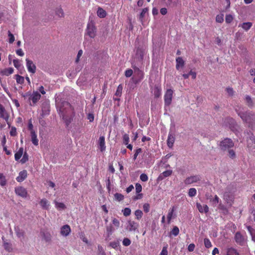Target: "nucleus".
Instances as JSON below:
<instances>
[{
    "instance_id": "obj_1",
    "label": "nucleus",
    "mask_w": 255,
    "mask_h": 255,
    "mask_svg": "<svg viewBox=\"0 0 255 255\" xmlns=\"http://www.w3.org/2000/svg\"><path fill=\"white\" fill-rule=\"evenodd\" d=\"M62 104L63 107H61L59 111L66 126L68 127L75 115L74 109L68 102H65Z\"/></svg>"
},
{
    "instance_id": "obj_2",
    "label": "nucleus",
    "mask_w": 255,
    "mask_h": 255,
    "mask_svg": "<svg viewBox=\"0 0 255 255\" xmlns=\"http://www.w3.org/2000/svg\"><path fill=\"white\" fill-rule=\"evenodd\" d=\"M238 115L243 121L249 124V127H252L255 122V114L253 112H239Z\"/></svg>"
},
{
    "instance_id": "obj_3",
    "label": "nucleus",
    "mask_w": 255,
    "mask_h": 255,
    "mask_svg": "<svg viewBox=\"0 0 255 255\" xmlns=\"http://www.w3.org/2000/svg\"><path fill=\"white\" fill-rule=\"evenodd\" d=\"M26 96H28V101L31 106H35L41 97V95L37 91H33L32 94L29 92L27 93L24 97H25Z\"/></svg>"
},
{
    "instance_id": "obj_4",
    "label": "nucleus",
    "mask_w": 255,
    "mask_h": 255,
    "mask_svg": "<svg viewBox=\"0 0 255 255\" xmlns=\"http://www.w3.org/2000/svg\"><path fill=\"white\" fill-rule=\"evenodd\" d=\"M10 114L5 109L3 105L0 103V118L4 120L7 125L10 126L11 123L9 120Z\"/></svg>"
},
{
    "instance_id": "obj_5",
    "label": "nucleus",
    "mask_w": 255,
    "mask_h": 255,
    "mask_svg": "<svg viewBox=\"0 0 255 255\" xmlns=\"http://www.w3.org/2000/svg\"><path fill=\"white\" fill-rule=\"evenodd\" d=\"M234 146L233 140L230 138H225L220 143V147L222 150L225 151L230 149Z\"/></svg>"
},
{
    "instance_id": "obj_6",
    "label": "nucleus",
    "mask_w": 255,
    "mask_h": 255,
    "mask_svg": "<svg viewBox=\"0 0 255 255\" xmlns=\"http://www.w3.org/2000/svg\"><path fill=\"white\" fill-rule=\"evenodd\" d=\"M86 33L90 38H94L96 35V28L93 22L87 24Z\"/></svg>"
},
{
    "instance_id": "obj_7",
    "label": "nucleus",
    "mask_w": 255,
    "mask_h": 255,
    "mask_svg": "<svg viewBox=\"0 0 255 255\" xmlns=\"http://www.w3.org/2000/svg\"><path fill=\"white\" fill-rule=\"evenodd\" d=\"M173 91L172 89H167L164 96L165 106H169L172 102Z\"/></svg>"
},
{
    "instance_id": "obj_8",
    "label": "nucleus",
    "mask_w": 255,
    "mask_h": 255,
    "mask_svg": "<svg viewBox=\"0 0 255 255\" xmlns=\"http://www.w3.org/2000/svg\"><path fill=\"white\" fill-rule=\"evenodd\" d=\"M234 239L236 243L240 246H244L246 243V237L240 232H237L235 234Z\"/></svg>"
},
{
    "instance_id": "obj_9",
    "label": "nucleus",
    "mask_w": 255,
    "mask_h": 255,
    "mask_svg": "<svg viewBox=\"0 0 255 255\" xmlns=\"http://www.w3.org/2000/svg\"><path fill=\"white\" fill-rule=\"evenodd\" d=\"M201 179V176L199 175H192L187 177L184 180V183L186 185H189L196 183L199 182Z\"/></svg>"
},
{
    "instance_id": "obj_10",
    "label": "nucleus",
    "mask_w": 255,
    "mask_h": 255,
    "mask_svg": "<svg viewBox=\"0 0 255 255\" xmlns=\"http://www.w3.org/2000/svg\"><path fill=\"white\" fill-rule=\"evenodd\" d=\"M50 107L49 103L47 102H43L41 106L42 113L41 116L43 118L46 116H48L50 114Z\"/></svg>"
},
{
    "instance_id": "obj_11",
    "label": "nucleus",
    "mask_w": 255,
    "mask_h": 255,
    "mask_svg": "<svg viewBox=\"0 0 255 255\" xmlns=\"http://www.w3.org/2000/svg\"><path fill=\"white\" fill-rule=\"evenodd\" d=\"M15 194L22 198H26L27 196V191L26 189L22 186H18L15 188Z\"/></svg>"
},
{
    "instance_id": "obj_12",
    "label": "nucleus",
    "mask_w": 255,
    "mask_h": 255,
    "mask_svg": "<svg viewBox=\"0 0 255 255\" xmlns=\"http://www.w3.org/2000/svg\"><path fill=\"white\" fill-rule=\"evenodd\" d=\"M26 65L28 71L32 74L36 72V67L33 61L29 59H26Z\"/></svg>"
},
{
    "instance_id": "obj_13",
    "label": "nucleus",
    "mask_w": 255,
    "mask_h": 255,
    "mask_svg": "<svg viewBox=\"0 0 255 255\" xmlns=\"http://www.w3.org/2000/svg\"><path fill=\"white\" fill-rule=\"evenodd\" d=\"M139 227V224L134 221L129 220L128 222L127 229L129 232H134Z\"/></svg>"
},
{
    "instance_id": "obj_14",
    "label": "nucleus",
    "mask_w": 255,
    "mask_h": 255,
    "mask_svg": "<svg viewBox=\"0 0 255 255\" xmlns=\"http://www.w3.org/2000/svg\"><path fill=\"white\" fill-rule=\"evenodd\" d=\"M177 207L175 206H172L168 211V213L167 216V223L169 224L171 222V220L172 218L175 216V214L174 215V212L176 210Z\"/></svg>"
},
{
    "instance_id": "obj_15",
    "label": "nucleus",
    "mask_w": 255,
    "mask_h": 255,
    "mask_svg": "<svg viewBox=\"0 0 255 255\" xmlns=\"http://www.w3.org/2000/svg\"><path fill=\"white\" fill-rule=\"evenodd\" d=\"M27 176V172L26 170L20 171L18 176L16 178V180L18 182H21L24 181Z\"/></svg>"
},
{
    "instance_id": "obj_16",
    "label": "nucleus",
    "mask_w": 255,
    "mask_h": 255,
    "mask_svg": "<svg viewBox=\"0 0 255 255\" xmlns=\"http://www.w3.org/2000/svg\"><path fill=\"white\" fill-rule=\"evenodd\" d=\"M70 232L71 228L68 225H64L61 228L60 233L63 236H68Z\"/></svg>"
},
{
    "instance_id": "obj_17",
    "label": "nucleus",
    "mask_w": 255,
    "mask_h": 255,
    "mask_svg": "<svg viewBox=\"0 0 255 255\" xmlns=\"http://www.w3.org/2000/svg\"><path fill=\"white\" fill-rule=\"evenodd\" d=\"M99 148L101 152H103L106 149L105 138L104 136H101L99 139L98 142Z\"/></svg>"
},
{
    "instance_id": "obj_18",
    "label": "nucleus",
    "mask_w": 255,
    "mask_h": 255,
    "mask_svg": "<svg viewBox=\"0 0 255 255\" xmlns=\"http://www.w3.org/2000/svg\"><path fill=\"white\" fill-rule=\"evenodd\" d=\"M196 207L201 213H207L209 212V207L207 205L202 206L200 203H197Z\"/></svg>"
},
{
    "instance_id": "obj_19",
    "label": "nucleus",
    "mask_w": 255,
    "mask_h": 255,
    "mask_svg": "<svg viewBox=\"0 0 255 255\" xmlns=\"http://www.w3.org/2000/svg\"><path fill=\"white\" fill-rule=\"evenodd\" d=\"M175 141L174 135L170 133H169L167 140V144L169 148L172 147Z\"/></svg>"
},
{
    "instance_id": "obj_20",
    "label": "nucleus",
    "mask_w": 255,
    "mask_h": 255,
    "mask_svg": "<svg viewBox=\"0 0 255 255\" xmlns=\"http://www.w3.org/2000/svg\"><path fill=\"white\" fill-rule=\"evenodd\" d=\"M135 55L139 61H142L144 55V50L141 48L138 47L136 49Z\"/></svg>"
},
{
    "instance_id": "obj_21",
    "label": "nucleus",
    "mask_w": 255,
    "mask_h": 255,
    "mask_svg": "<svg viewBox=\"0 0 255 255\" xmlns=\"http://www.w3.org/2000/svg\"><path fill=\"white\" fill-rule=\"evenodd\" d=\"M248 147L251 150L255 149V138L254 137H250L247 140Z\"/></svg>"
},
{
    "instance_id": "obj_22",
    "label": "nucleus",
    "mask_w": 255,
    "mask_h": 255,
    "mask_svg": "<svg viewBox=\"0 0 255 255\" xmlns=\"http://www.w3.org/2000/svg\"><path fill=\"white\" fill-rule=\"evenodd\" d=\"M39 204L43 209L47 210L49 209L50 204L47 199L45 198L42 199L40 200Z\"/></svg>"
},
{
    "instance_id": "obj_23",
    "label": "nucleus",
    "mask_w": 255,
    "mask_h": 255,
    "mask_svg": "<svg viewBox=\"0 0 255 255\" xmlns=\"http://www.w3.org/2000/svg\"><path fill=\"white\" fill-rule=\"evenodd\" d=\"M176 68L179 70L180 67H183L184 66L185 62L181 57H178L176 58Z\"/></svg>"
},
{
    "instance_id": "obj_24",
    "label": "nucleus",
    "mask_w": 255,
    "mask_h": 255,
    "mask_svg": "<svg viewBox=\"0 0 255 255\" xmlns=\"http://www.w3.org/2000/svg\"><path fill=\"white\" fill-rule=\"evenodd\" d=\"M153 94L155 98H158L161 96V88L160 86L155 85L153 89Z\"/></svg>"
},
{
    "instance_id": "obj_25",
    "label": "nucleus",
    "mask_w": 255,
    "mask_h": 255,
    "mask_svg": "<svg viewBox=\"0 0 255 255\" xmlns=\"http://www.w3.org/2000/svg\"><path fill=\"white\" fill-rule=\"evenodd\" d=\"M30 136L32 143L35 146L38 145V139L37 137L36 131H32L30 132Z\"/></svg>"
},
{
    "instance_id": "obj_26",
    "label": "nucleus",
    "mask_w": 255,
    "mask_h": 255,
    "mask_svg": "<svg viewBox=\"0 0 255 255\" xmlns=\"http://www.w3.org/2000/svg\"><path fill=\"white\" fill-rule=\"evenodd\" d=\"M172 173V170H167L164 172H163L162 173H161L159 176L158 177V180H162L164 178L168 177L171 175Z\"/></svg>"
},
{
    "instance_id": "obj_27",
    "label": "nucleus",
    "mask_w": 255,
    "mask_h": 255,
    "mask_svg": "<svg viewBox=\"0 0 255 255\" xmlns=\"http://www.w3.org/2000/svg\"><path fill=\"white\" fill-rule=\"evenodd\" d=\"M13 72V69L12 67L5 68L1 71L0 73L2 75L8 76Z\"/></svg>"
},
{
    "instance_id": "obj_28",
    "label": "nucleus",
    "mask_w": 255,
    "mask_h": 255,
    "mask_svg": "<svg viewBox=\"0 0 255 255\" xmlns=\"http://www.w3.org/2000/svg\"><path fill=\"white\" fill-rule=\"evenodd\" d=\"M132 68L134 70L135 73H137V75H138L139 77V81L141 80L143 78V72L141 70L139 69L138 67H136L135 66H132Z\"/></svg>"
},
{
    "instance_id": "obj_29",
    "label": "nucleus",
    "mask_w": 255,
    "mask_h": 255,
    "mask_svg": "<svg viewBox=\"0 0 255 255\" xmlns=\"http://www.w3.org/2000/svg\"><path fill=\"white\" fill-rule=\"evenodd\" d=\"M97 15L100 18H104L107 15L106 11L101 7H99L97 11Z\"/></svg>"
},
{
    "instance_id": "obj_30",
    "label": "nucleus",
    "mask_w": 255,
    "mask_h": 255,
    "mask_svg": "<svg viewBox=\"0 0 255 255\" xmlns=\"http://www.w3.org/2000/svg\"><path fill=\"white\" fill-rule=\"evenodd\" d=\"M14 230H15V234L18 238H22V239L24 238V232L23 230H20L19 229V228H18V227L15 228Z\"/></svg>"
},
{
    "instance_id": "obj_31",
    "label": "nucleus",
    "mask_w": 255,
    "mask_h": 255,
    "mask_svg": "<svg viewBox=\"0 0 255 255\" xmlns=\"http://www.w3.org/2000/svg\"><path fill=\"white\" fill-rule=\"evenodd\" d=\"M23 153V147H20L14 154V158L16 161H18L22 156Z\"/></svg>"
},
{
    "instance_id": "obj_32",
    "label": "nucleus",
    "mask_w": 255,
    "mask_h": 255,
    "mask_svg": "<svg viewBox=\"0 0 255 255\" xmlns=\"http://www.w3.org/2000/svg\"><path fill=\"white\" fill-rule=\"evenodd\" d=\"M245 100L246 104L249 108H251L253 107L254 103L253 100L252 99L251 97L250 96L247 95L246 96Z\"/></svg>"
},
{
    "instance_id": "obj_33",
    "label": "nucleus",
    "mask_w": 255,
    "mask_h": 255,
    "mask_svg": "<svg viewBox=\"0 0 255 255\" xmlns=\"http://www.w3.org/2000/svg\"><path fill=\"white\" fill-rule=\"evenodd\" d=\"M253 23L251 22H243L241 27L246 31H248L252 26Z\"/></svg>"
},
{
    "instance_id": "obj_34",
    "label": "nucleus",
    "mask_w": 255,
    "mask_h": 255,
    "mask_svg": "<svg viewBox=\"0 0 255 255\" xmlns=\"http://www.w3.org/2000/svg\"><path fill=\"white\" fill-rule=\"evenodd\" d=\"M227 255H239V254L236 249L230 248L227 249Z\"/></svg>"
},
{
    "instance_id": "obj_35",
    "label": "nucleus",
    "mask_w": 255,
    "mask_h": 255,
    "mask_svg": "<svg viewBox=\"0 0 255 255\" xmlns=\"http://www.w3.org/2000/svg\"><path fill=\"white\" fill-rule=\"evenodd\" d=\"M134 215L135 216L136 219L138 220H139L143 216V213L140 210H136L134 212Z\"/></svg>"
},
{
    "instance_id": "obj_36",
    "label": "nucleus",
    "mask_w": 255,
    "mask_h": 255,
    "mask_svg": "<svg viewBox=\"0 0 255 255\" xmlns=\"http://www.w3.org/2000/svg\"><path fill=\"white\" fill-rule=\"evenodd\" d=\"M15 79L18 84H22L24 82V77L18 74L15 75Z\"/></svg>"
},
{
    "instance_id": "obj_37",
    "label": "nucleus",
    "mask_w": 255,
    "mask_h": 255,
    "mask_svg": "<svg viewBox=\"0 0 255 255\" xmlns=\"http://www.w3.org/2000/svg\"><path fill=\"white\" fill-rule=\"evenodd\" d=\"M6 183V180L5 176L2 173H0V184L1 186H4Z\"/></svg>"
},
{
    "instance_id": "obj_38",
    "label": "nucleus",
    "mask_w": 255,
    "mask_h": 255,
    "mask_svg": "<svg viewBox=\"0 0 255 255\" xmlns=\"http://www.w3.org/2000/svg\"><path fill=\"white\" fill-rule=\"evenodd\" d=\"M122 90H123V86L122 84H120L118 86V87L117 89V90H116V92L115 93V95L118 97H121L122 95Z\"/></svg>"
},
{
    "instance_id": "obj_39",
    "label": "nucleus",
    "mask_w": 255,
    "mask_h": 255,
    "mask_svg": "<svg viewBox=\"0 0 255 255\" xmlns=\"http://www.w3.org/2000/svg\"><path fill=\"white\" fill-rule=\"evenodd\" d=\"M179 233V230L178 227L174 226L170 232V234L174 236H177Z\"/></svg>"
},
{
    "instance_id": "obj_40",
    "label": "nucleus",
    "mask_w": 255,
    "mask_h": 255,
    "mask_svg": "<svg viewBox=\"0 0 255 255\" xmlns=\"http://www.w3.org/2000/svg\"><path fill=\"white\" fill-rule=\"evenodd\" d=\"M197 194L196 189L194 188H190L188 191L189 196L192 197L195 196Z\"/></svg>"
},
{
    "instance_id": "obj_41",
    "label": "nucleus",
    "mask_w": 255,
    "mask_h": 255,
    "mask_svg": "<svg viewBox=\"0 0 255 255\" xmlns=\"http://www.w3.org/2000/svg\"><path fill=\"white\" fill-rule=\"evenodd\" d=\"M224 199L226 200L227 203H229L230 201H232V197L228 193H225L223 196Z\"/></svg>"
},
{
    "instance_id": "obj_42",
    "label": "nucleus",
    "mask_w": 255,
    "mask_h": 255,
    "mask_svg": "<svg viewBox=\"0 0 255 255\" xmlns=\"http://www.w3.org/2000/svg\"><path fill=\"white\" fill-rule=\"evenodd\" d=\"M3 246L5 250H6L7 251L9 252L12 251V249L11 247V245L10 243L4 242Z\"/></svg>"
},
{
    "instance_id": "obj_43",
    "label": "nucleus",
    "mask_w": 255,
    "mask_h": 255,
    "mask_svg": "<svg viewBox=\"0 0 255 255\" xmlns=\"http://www.w3.org/2000/svg\"><path fill=\"white\" fill-rule=\"evenodd\" d=\"M56 14L60 17H63L64 16L63 10L61 7L56 9Z\"/></svg>"
},
{
    "instance_id": "obj_44",
    "label": "nucleus",
    "mask_w": 255,
    "mask_h": 255,
    "mask_svg": "<svg viewBox=\"0 0 255 255\" xmlns=\"http://www.w3.org/2000/svg\"><path fill=\"white\" fill-rule=\"evenodd\" d=\"M23 154L22 158L20 160V162L21 163H25L28 160V155L26 152H24Z\"/></svg>"
},
{
    "instance_id": "obj_45",
    "label": "nucleus",
    "mask_w": 255,
    "mask_h": 255,
    "mask_svg": "<svg viewBox=\"0 0 255 255\" xmlns=\"http://www.w3.org/2000/svg\"><path fill=\"white\" fill-rule=\"evenodd\" d=\"M122 213H123V215L125 217L128 216L131 214V210L129 208H125L124 209L122 210Z\"/></svg>"
},
{
    "instance_id": "obj_46",
    "label": "nucleus",
    "mask_w": 255,
    "mask_h": 255,
    "mask_svg": "<svg viewBox=\"0 0 255 255\" xmlns=\"http://www.w3.org/2000/svg\"><path fill=\"white\" fill-rule=\"evenodd\" d=\"M148 9L147 7L144 8L143 9H142L141 12L140 13L139 16V20H140L141 21L142 20L143 18L145 16V13L148 11Z\"/></svg>"
},
{
    "instance_id": "obj_47",
    "label": "nucleus",
    "mask_w": 255,
    "mask_h": 255,
    "mask_svg": "<svg viewBox=\"0 0 255 255\" xmlns=\"http://www.w3.org/2000/svg\"><path fill=\"white\" fill-rule=\"evenodd\" d=\"M216 21L218 23H222L224 21V14H218L216 17Z\"/></svg>"
},
{
    "instance_id": "obj_48",
    "label": "nucleus",
    "mask_w": 255,
    "mask_h": 255,
    "mask_svg": "<svg viewBox=\"0 0 255 255\" xmlns=\"http://www.w3.org/2000/svg\"><path fill=\"white\" fill-rule=\"evenodd\" d=\"M114 197L116 200L119 201H122L124 198V196L123 195L118 193H116V194H115Z\"/></svg>"
},
{
    "instance_id": "obj_49",
    "label": "nucleus",
    "mask_w": 255,
    "mask_h": 255,
    "mask_svg": "<svg viewBox=\"0 0 255 255\" xmlns=\"http://www.w3.org/2000/svg\"><path fill=\"white\" fill-rule=\"evenodd\" d=\"M55 207L59 209H65L66 208V206L64 203L58 202H55Z\"/></svg>"
},
{
    "instance_id": "obj_50",
    "label": "nucleus",
    "mask_w": 255,
    "mask_h": 255,
    "mask_svg": "<svg viewBox=\"0 0 255 255\" xmlns=\"http://www.w3.org/2000/svg\"><path fill=\"white\" fill-rule=\"evenodd\" d=\"M204 242L205 247L208 249L211 248L212 246L211 242L208 238H205L204 240Z\"/></svg>"
},
{
    "instance_id": "obj_51",
    "label": "nucleus",
    "mask_w": 255,
    "mask_h": 255,
    "mask_svg": "<svg viewBox=\"0 0 255 255\" xmlns=\"http://www.w3.org/2000/svg\"><path fill=\"white\" fill-rule=\"evenodd\" d=\"M129 141V136L128 134H125L123 135V143L125 145H127Z\"/></svg>"
},
{
    "instance_id": "obj_52",
    "label": "nucleus",
    "mask_w": 255,
    "mask_h": 255,
    "mask_svg": "<svg viewBox=\"0 0 255 255\" xmlns=\"http://www.w3.org/2000/svg\"><path fill=\"white\" fill-rule=\"evenodd\" d=\"M131 241L130 240L127 238H125L124 239L123 241V245L126 247L130 245Z\"/></svg>"
},
{
    "instance_id": "obj_53",
    "label": "nucleus",
    "mask_w": 255,
    "mask_h": 255,
    "mask_svg": "<svg viewBox=\"0 0 255 255\" xmlns=\"http://www.w3.org/2000/svg\"><path fill=\"white\" fill-rule=\"evenodd\" d=\"M8 36L9 37V43H12L15 40L14 35L9 31H8Z\"/></svg>"
},
{
    "instance_id": "obj_54",
    "label": "nucleus",
    "mask_w": 255,
    "mask_h": 255,
    "mask_svg": "<svg viewBox=\"0 0 255 255\" xmlns=\"http://www.w3.org/2000/svg\"><path fill=\"white\" fill-rule=\"evenodd\" d=\"M43 237H44V240H45V241L46 242H49L51 240V236L50 234H49V233H47L44 234Z\"/></svg>"
},
{
    "instance_id": "obj_55",
    "label": "nucleus",
    "mask_w": 255,
    "mask_h": 255,
    "mask_svg": "<svg viewBox=\"0 0 255 255\" xmlns=\"http://www.w3.org/2000/svg\"><path fill=\"white\" fill-rule=\"evenodd\" d=\"M233 20V17L231 14H228L226 16L225 20L227 23H231Z\"/></svg>"
},
{
    "instance_id": "obj_56",
    "label": "nucleus",
    "mask_w": 255,
    "mask_h": 255,
    "mask_svg": "<svg viewBox=\"0 0 255 255\" xmlns=\"http://www.w3.org/2000/svg\"><path fill=\"white\" fill-rule=\"evenodd\" d=\"M228 153H229V156L232 158V159H234L236 157V153H235V152L234 151V150L233 149H229L228 150Z\"/></svg>"
},
{
    "instance_id": "obj_57",
    "label": "nucleus",
    "mask_w": 255,
    "mask_h": 255,
    "mask_svg": "<svg viewBox=\"0 0 255 255\" xmlns=\"http://www.w3.org/2000/svg\"><path fill=\"white\" fill-rule=\"evenodd\" d=\"M140 179L143 182H146L148 180V177L146 174L142 173L140 175Z\"/></svg>"
},
{
    "instance_id": "obj_58",
    "label": "nucleus",
    "mask_w": 255,
    "mask_h": 255,
    "mask_svg": "<svg viewBox=\"0 0 255 255\" xmlns=\"http://www.w3.org/2000/svg\"><path fill=\"white\" fill-rule=\"evenodd\" d=\"M13 63L14 67L17 69L21 66V64L18 59H14L13 60Z\"/></svg>"
},
{
    "instance_id": "obj_59",
    "label": "nucleus",
    "mask_w": 255,
    "mask_h": 255,
    "mask_svg": "<svg viewBox=\"0 0 255 255\" xmlns=\"http://www.w3.org/2000/svg\"><path fill=\"white\" fill-rule=\"evenodd\" d=\"M112 223L117 228H119L120 227V221L116 218H114L112 220Z\"/></svg>"
},
{
    "instance_id": "obj_60",
    "label": "nucleus",
    "mask_w": 255,
    "mask_h": 255,
    "mask_svg": "<svg viewBox=\"0 0 255 255\" xmlns=\"http://www.w3.org/2000/svg\"><path fill=\"white\" fill-rule=\"evenodd\" d=\"M133 74V71L131 69H127L125 71V76L127 77H130Z\"/></svg>"
},
{
    "instance_id": "obj_61",
    "label": "nucleus",
    "mask_w": 255,
    "mask_h": 255,
    "mask_svg": "<svg viewBox=\"0 0 255 255\" xmlns=\"http://www.w3.org/2000/svg\"><path fill=\"white\" fill-rule=\"evenodd\" d=\"M135 190L137 193H140L142 190V186L139 183H136Z\"/></svg>"
},
{
    "instance_id": "obj_62",
    "label": "nucleus",
    "mask_w": 255,
    "mask_h": 255,
    "mask_svg": "<svg viewBox=\"0 0 255 255\" xmlns=\"http://www.w3.org/2000/svg\"><path fill=\"white\" fill-rule=\"evenodd\" d=\"M143 211L145 213H148L149 211L150 205L148 203H145L143 206Z\"/></svg>"
},
{
    "instance_id": "obj_63",
    "label": "nucleus",
    "mask_w": 255,
    "mask_h": 255,
    "mask_svg": "<svg viewBox=\"0 0 255 255\" xmlns=\"http://www.w3.org/2000/svg\"><path fill=\"white\" fill-rule=\"evenodd\" d=\"M168 251H167V246L163 247L162 250L160 254V255H167Z\"/></svg>"
},
{
    "instance_id": "obj_64",
    "label": "nucleus",
    "mask_w": 255,
    "mask_h": 255,
    "mask_svg": "<svg viewBox=\"0 0 255 255\" xmlns=\"http://www.w3.org/2000/svg\"><path fill=\"white\" fill-rule=\"evenodd\" d=\"M249 73L252 76H255L253 79V82L255 83V68H252L250 70Z\"/></svg>"
}]
</instances>
